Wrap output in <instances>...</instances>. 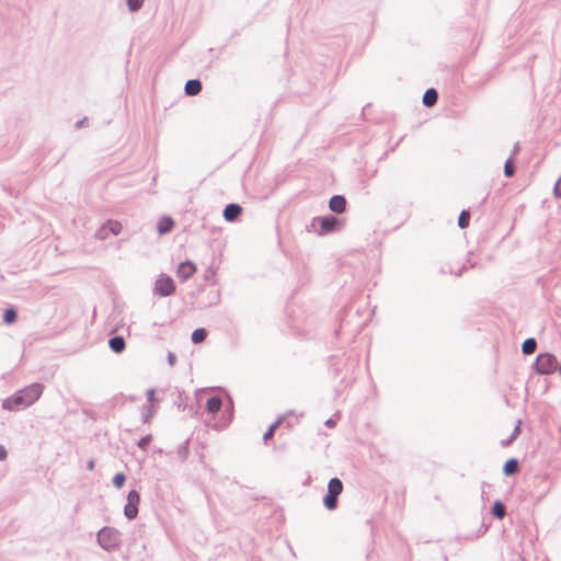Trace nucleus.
I'll use <instances>...</instances> for the list:
<instances>
[{"label":"nucleus","instance_id":"1","mask_svg":"<svg viewBox=\"0 0 561 561\" xmlns=\"http://www.w3.org/2000/svg\"><path fill=\"white\" fill-rule=\"evenodd\" d=\"M43 392V387L39 383H33L24 389L18 391L12 397L3 402V408L9 410H21L30 407L38 400Z\"/></svg>","mask_w":561,"mask_h":561},{"label":"nucleus","instance_id":"2","mask_svg":"<svg viewBox=\"0 0 561 561\" xmlns=\"http://www.w3.org/2000/svg\"><path fill=\"white\" fill-rule=\"evenodd\" d=\"M558 362L554 355L541 353L535 362V369L540 375L553 374L557 370Z\"/></svg>","mask_w":561,"mask_h":561},{"label":"nucleus","instance_id":"3","mask_svg":"<svg viewBox=\"0 0 561 561\" xmlns=\"http://www.w3.org/2000/svg\"><path fill=\"white\" fill-rule=\"evenodd\" d=\"M342 491H343V484H342L341 480L337 478H332L329 481L328 493L323 500L324 506L328 510L332 511V510L336 508L337 496L342 493Z\"/></svg>","mask_w":561,"mask_h":561},{"label":"nucleus","instance_id":"4","mask_svg":"<svg viewBox=\"0 0 561 561\" xmlns=\"http://www.w3.org/2000/svg\"><path fill=\"white\" fill-rule=\"evenodd\" d=\"M98 540L106 550L115 549L119 542V533L112 528H103L98 534Z\"/></svg>","mask_w":561,"mask_h":561},{"label":"nucleus","instance_id":"5","mask_svg":"<svg viewBox=\"0 0 561 561\" xmlns=\"http://www.w3.org/2000/svg\"><path fill=\"white\" fill-rule=\"evenodd\" d=\"M175 291V284L170 276L161 275L154 283V293L161 297L170 296Z\"/></svg>","mask_w":561,"mask_h":561},{"label":"nucleus","instance_id":"6","mask_svg":"<svg viewBox=\"0 0 561 561\" xmlns=\"http://www.w3.org/2000/svg\"><path fill=\"white\" fill-rule=\"evenodd\" d=\"M139 502V493L135 490H131L127 495V503L124 508V514L128 519H134L137 516Z\"/></svg>","mask_w":561,"mask_h":561},{"label":"nucleus","instance_id":"7","mask_svg":"<svg viewBox=\"0 0 561 561\" xmlns=\"http://www.w3.org/2000/svg\"><path fill=\"white\" fill-rule=\"evenodd\" d=\"M196 272V266L193 262L186 261L182 262L178 266L176 275L181 280H186L191 276H193Z\"/></svg>","mask_w":561,"mask_h":561},{"label":"nucleus","instance_id":"8","mask_svg":"<svg viewBox=\"0 0 561 561\" xmlns=\"http://www.w3.org/2000/svg\"><path fill=\"white\" fill-rule=\"evenodd\" d=\"M329 207L332 211L342 214L346 207V201L341 195L333 196L329 202Z\"/></svg>","mask_w":561,"mask_h":561},{"label":"nucleus","instance_id":"9","mask_svg":"<svg viewBox=\"0 0 561 561\" xmlns=\"http://www.w3.org/2000/svg\"><path fill=\"white\" fill-rule=\"evenodd\" d=\"M242 211V208L237 204H229L224 210V217L228 221L237 219Z\"/></svg>","mask_w":561,"mask_h":561},{"label":"nucleus","instance_id":"10","mask_svg":"<svg viewBox=\"0 0 561 561\" xmlns=\"http://www.w3.org/2000/svg\"><path fill=\"white\" fill-rule=\"evenodd\" d=\"M174 227V221L171 217H162L158 221V232L164 234L170 232Z\"/></svg>","mask_w":561,"mask_h":561},{"label":"nucleus","instance_id":"11","mask_svg":"<svg viewBox=\"0 0 561 561\" xmlns=\"http://www.w3.org/2000/svg\"><path fill=\"white\" fill-rule=\"evenodd\" d=\"M337 224V218L333 216H328L320 219V227L324 232L333 231L336 228Z\"/></svg>","mask_w":561,"mask_h":561},{"label":"nucleus","instance_id":"12","mask_svg":"<svg viewBox=\"0 0 561 561\" xmlns=\"http://www.w3.org/2000/svg\"><path fill=\"white\" fill-rule=\"evenodd\" d=\"M154 396H156V391L153 389H150L147 391V398L150 403V407L148 409V413L145 416V422H149L154 414V410H156V407H154L156 397Z\"/></svg>","mask_w":561,"mask_h":561},{"label":"nucleus","instance_id":"13","mask_svg":"<svg viewBox=\"0 0 561 561\" xmlns=\"http://www.w3.org/2000/svg\"><path fill=\"white\" fill-rule=\"evenodd\" d=\"M221 405H222L221 399L218 397H213L207 400L206 410L209 413L214 414V413H217L221 409Z\"/></svg>","mask_w":561,"mask_h":561},{"label":"nucleus","instance_id":"14","mask_svg":"<svg viewBox=\"0 0 561 561\" xmlns=\"http://www.w3.org/2000/svg\"><path fill=\"white\" fill-rule=\"evenodd\" d=\"M202 90V83L198 80H188L185 84V92L188 95H196Z\"/></svg>","mask_w":561,"mask_h":561},{"label":"nucleus","instance_id":"15","mask_svg":"<svg viewBox=\"0 0 561 561\" xmlns=\"http://www.w3.org/2000/svg\"><path fill=\"white\" fill-rule=\"evenodd\" d=\"M437 92L435 89H428L423 95V103L426 106H433L437 102Z\"/></svg>","mask_w":561,"mask_h":561},{"label":"nucleus","instance_id":"16","mask_svg":"<svg viewBox=\"0 0 561 561\" xmlns=\"http://www.w3.org/2000/svg\"><path fill=\"white\" fill-rule=\"evenodd\" d=\"M108 345L115 353H121L125 348V341L122 336H114L110 340Z\"/></svg>","mask_w":561,"mask_h":561},{"label":"nucleus","instance_id":"17","mask_svg":"<svg viewBox=\"0 0 561 561\" xmlns=\"http://www.w3.org/2000/svg\"><path fill=\"white\" fill-rule=\"evenodd\" d=\"M503 471L506 476L515 474L518 471V461L516 459H510L505 462Z\"/></svg>","mask_w":561,"mask_h":561},{"label":"nucleus","instance_id":"18","mask_svg":"<svg viewBox=\"0 0 561 561\" xmlns=\"http://www.w3.org/2000/svg\"><path fill=\"white\" fill-rule=\"evenodd\" d=\"M536 347L537 343L535 339H527L526 341H524L522 346L524 354L527 355L533 354L536 351Z\"/></svg>","mask_w":561,"mask_h":561},{"label":"nucleus","instance_id":"19","mask_svg":"<svg viewBox=\"0 0 561 561\" xmlns=\"http://www.w3.org/2000/svg\"><path fill=\"white\" fill-rule=\"evenodd\" d=\"M207 336V332L205 329H196L193 331L192 333V341L195 343V344H198V343H202L204 342V340L206 339Z\"/></svg>","mask_w":561,"mask_h":561},{"label":"nucleus","instance_id":"20","mask_svg":"<svg viewBox=\"0 0 561 561\" xmlns=\"http://www.w3.org/2000/svg\"><path fill=\"white\" fill-rule=\"evenodd\" d=\"M470 221V213L468 210H462L458 218V225L460 228H467Z\"/></svg>","mask_w":561,"mask_h":561},{"label":"nucleus","instance_id":"21","mask_svg":"<svg viewBox=\"0 0 561 561\" xmlns=\"http://www.w3.org/2000/svg\"><path fill=\"white\" fill-rule=\"evenodd\" d=\"M492 512H493V515L500 519H502L505 515V507L502 503L500 502H496L494 505H493V508H492Z\"/></svg>","mask_w":561,"mask_h":561},{"label":"nucleus","instance_id":"22","mask_svg":"<svg viewBox=\"0 0 561 561\" xmlns=\"http://www.w3.org/2000/svg\"><path fill=\"white\" fill-rule=\"evenodd\" d=\"M16 320V312L13 309H7L4 313V321L7 323H13Z\"/></svg>","mask_w":561,"mask_h":561},{"label":"nucleus","instance_id":"23","mask_svg":"<svg viewBox=\"0 0 561 561\" xmlns=\"http://www.w3.org/2000/svg\"><path fill=\"white\" fill-rule=\"evenodd\" d=\"M125 474L124 473H117L115 474V477L113 478V484L119 489L124 485V482H125Z\"/></svg>","mask_w":561,"mask_h":561},{"label":"nucleus","instance_id":"24","mask_svg":"<svg viewBox=\"0 0 561 561\" xmlns=\"http://www.w3.org/2000/svg\"><path fill=\"white\" fill-rule=\"evenodd\" d=\"M107 227L114 234L122 231V225L118 221H108Z\"/></svg>","mask_w":561,"mask_h":561},{"label":"nucleus","instance_id":"25","mask_svg":"<svg viewBox=\"0 0 561 561\" xmlns=\"http://www.w3.org/2000/svg\"><path fill=\"white\" fill-rule=\"evenodd\" d=\"M278 424H279V422H276L268 427V430L266 431V433L264 434V437H263L265 442L271 439L274 436L275 430L277 428Z\"/></svg>","mask_w":561,"mask_h":561},{"label":"nucleus","instance_id":"26","mask_svg":"<svg viewBox=\"0 0 561 561\" xmlns=\"http://www.w3.org/2000/svg\"><path fill=\"white\" fill-rule=\"evenodd\" d=\"M144 0H128L127 4L130 11H137L142 5Z\"/></svg>","mask_w":561,"mask_h":561},{"label":"nucleus","instance_id":"27","mask_svg":"<svg viewBox=\"0 0 561 561\" xmlns=\"http://www.w3.org/2000/svg\"><path fill=\"white\" fill-rule=\"evenodd\" d=\"M504 173L506 176H512L514 174V167L511 161H507L504 165Z\"/></svg>","mask_w":561,"mask_h":561},{"label":"nucleus","instance_id":"28","mask_svg":"<svg viewBox=\"0 0 561 561\" xmlns=\"http://www.w3.org/2000/svg\"><path fill=\"white\" fill-rule=\"evenodd\" d=\"M151 440V436L148 435L146 437H142L139 443H138V446L141 448V449H146L148 444L150 443Z\"/></svg>","mask_w":561,"mask_h":561},{"label":"nucleus","instance_id":"29","mask_svg":"<svg viewBox=\"0 0 561 561\" xmlns=\"http://www.w3.org/2000/svg\"><path fill=\"white\" fill-rule=\"evenodd\" d=\"M519 434V424H517L515 427H514V432L513 434L510 436V438H507L506 440V444L511 443L513 439H515L517 437V435Z\"/></svg>","mask_w":561,"mask_h":561},{"label":"nucleus","instance_id":"30","mask_svg":"<svg viewBox=\"0 0 561 561\" xmlns=\"http://www.w3.org/2000/svg\"><path fill=\"white\" fill-rule=\"evenodd\" d=\"M554 193L558 197H561V187H560V183H557L556 186H554Z\"/></svg>","mask_w":561,"mask_h":561},{"label":"nucleus","instance_id":"31","mask_svg":"<svg viewBox=\"0 0 561 561\" xmlns=\"http://www.w3.org/2000/svg\"><path fill=\"white\" fill-rule=\"evenodd\" d=\"M88 469L89 470H93L94 469V461L93 460H90L89 463H88Z\"/></svg>","mask_w":561,"mask_h":561},{"label":"nucleus","instance_id":"32","mask_svg":"<svg viewBox=\"0 0 561 561\" xmlns=\"http://www.w3.org/2000/svg\"><path fill=\"white\" fill-rule=\"evenodd\" d=\"M327 425H328L329 427H334L335 422H334V421H332V420H328V421H327Z\"/></svg>","mask_w":561,"mask_h":561},{"label":"nucleus","instance_id":"33","mask_svg":"<svg viewBox=\"0 0 561 561\" xmlns=\"http://www.w3.org/2000/svg\"><path fill=\"white\" fill-rule=\"evenodd\" d=\"M169 359H170V363H171V364H173V363H174V359H175V358H174V355H170V356H169Z\"/></svg>","mask_w":561,"mask_h":561}]
</instances>
